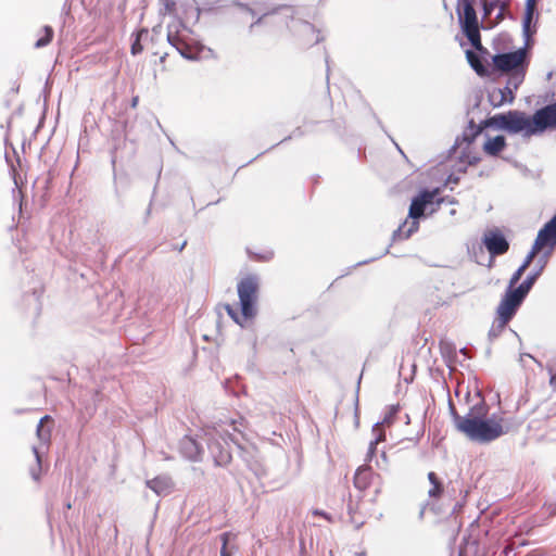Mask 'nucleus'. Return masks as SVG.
Segmentation results:
<instances>
[{
    "label": "nucleus",
    "mask_w": 556,
    "mask_h": 556,
    "mask_svg": "<svg viewBox=\"0 0 556 556\" xmlns=\"http://www.w3.org/2000/svg\"><path fill=\"white\" fill-rule=\"evenodd\" d=\"M244 419L240 418L239 420H231L232 430L238 432L242 438H244L243 429H244Z\"/></svg>",
    "instance_id": "36"
},
{
    "label": "nucleus",
    "mask_w": 556,
    "mask_h": 556,
    "mask_svg": "<svg viewBox=\"0 0 556 556\" xmlns=\"http://www.w3.org/2000/svg\"><path fill=\"white\" fill-rule=\"evenodd\" d=\"M147 486L154 491L157 495H165L170 489V480L166 477H156L147 481Z\"/></svg>",
    "instance_id": "22"
},
{
    "label": "nucleus",
    "mask_w": 556,
    "mask_h": 556,
    "mask_svg": "<svg viewBox=\"0 0 556 556\" xmlns=\"http://www.w3.org/2000/svg\"><path fill=\"white\" fill-rule=\"evenodd\" d=\"M161 3L163 4L164 7V11L165 13H172L174 12L175 8H176V3L174 0H160Z\"/></svg>",
    "instance_id": "38"
},
{
    "label": "nucleus",
    "mask_w": 556,
    "mask_h": 556,
    "mask_svg": "<svg viewBox=\"0 0 556 556\" xmlns=\"http://www.w3.org/2000/svg\"><path fill=\"white\" fill-rule=\"evenodd\" d=\"M489 98L491 104L497 108L504 103H511L515 100V93L508 86H505L504 88H494L489 93Z\"/></svg>",
    "instance_id": "17"
},
{
    "label": "nucleus",
    "mask_w": 556,
    "mask_h": 556,
    "mask_svg": "<svg viewBox=\"0 0 556 556\" xmlns=\"http://www.w3.org/2000/svg\"><path fill=\"white\" fill-rule=\"evenodd\" d=\"M531 118L534 135L556 129V101L538 109Z\"/></svg>",
    "instance_id": "8"
},
{
    "label": "nucleus",
    "mask_w": 556,
    "mask_h": 556,
    "mask_svg": "<svg viewBox=\"0 0 556 556\" xmlns=\"http://www.w3.org/2000/svg\"><path fill=\"white\" fill-rule=\"evenodd\" d=\"M179 27H184L181 22L167 26V41L186 60H197L200 54L199 48H193L182 39L178 33Z\"/></svg>",
    "instance_id": "9"
},
{
    "label": "nucleus",
    "mask_w": 556,
    "mask_h": 556,
    "mask_svg": "<svg viewBox=\"0 0 556 556\" xmlns=\"http://www.w3.org/2000/svg\"><path fill=\"white\" fill-rule=\"evenodd\" d=\"M349 514H350V516H351V520H352L353 522H355V523H356V528H359V526H361L363 522L357 523V522L354 520V517H353V515H352V506H351V505L349 506Z\"/></svg>",
    "instance_id": "48"
},
{
    "label": "nucleus",
    "mask_w": 556,
    "mask_h": 556,
    "mask_svg": "<svg viewBox=\"0 0 556 556\" xmlns=\"http://www.w3.org/2000/svg\"><path fill=\"white\" fill-rule=\"evenodd\" d=\"M506 139L504 136L498 135L494 138L488 137L483 144V151L490 156H498V154L505 149Z\"/></svg>",
    "instance_id": "18"
},
{
    "label": "nucleus",
    "mask_w": 556,
    "mask_h": 556,
    "mask_svg": "<svg viewBox=\"0 0 556 556\" xmlns=\"http://www.w3.org/2000/svg\"><path fill=\"white\" fill-rule=\"evenodd\" d=\"M303 134H304V132H303L302 128H301V127H298V128H295V129L292 131V134H291L289 137L285 138L281 142L287 141V140L291 139V138L301 137V136H303Z\"/></svg>",
    "instance_id": "41"
},
{
    "label": "nucleus",
    "mask_w": 556,
    "mask_h": 556,
    "mask_svg": "<svg viewBox=\"0 0 556 556\" xmlns=\"http://www.w3.org/2000/svg\"><path fill=\"white\" fill-rule=\"evenodd\" d=\"M534 18H538L536 7L526 5L525 15L522 20V33L527 41L535 31V29H531V23L533 22Z\"/></svg>",
    "instance_id": "21"
},
{
    "label": "nucleus",
    "mask_w": 556,
    "mask_h": 556,
    "mask_svg": "<svg viewBox=\"0 0 556 556\" xmlns=\"http://www.w3.org/2000/svg\"><path fill=\"white\" fill-rule=\"evenodd\" d=\"M138 101H139L138 97L132 98V99H131V106H132V108H136V106H137V104H138Z\"/></svg>",
    "instance_id": "51"
},
{
    "label": "nucleus",
    "mask_w": 556,
    "mask_h": 556,
    "mask_svg": "<svg viewBox=\"0 0 556 556\" xmlns=\"http://www.w3.org/2000/svg\"><path fill=\"white\" fill-rule=\"evenodd\" d=\"M489 407L481 399L475 404L458 425V431L466 434L471 441L490 443L506 433L501 421L488 418Z\"/></svg>",
    "instance_id": "1"
},
{
    "label": "nucleus",
    "mask_w": 556,
    "mask_h": 556,
    "mask_svg": "<svg viewBox=\"0 0 556 556\" xmlns=\"http://www.w3.org/2000/svg\"><path fill=\"white\" fill-rule=\"evenodd\" d=\"M260 289V278L256 275H248L242 278L237 286L240 309L244 319H251L256 314L257 292Z\"/></svg>",
    "instance_id": "6"
},
{
    "label": "nucleus",
    "mask_w": 556,
    "mask_h": 556,
    "mask_svg": "<svg viewBox=\"0 0 556 556\" xmlns=\"http://www.w3.org/2000/svg\"><path fill=\"white\" fill-rule=\"evenodd\" d=\"M142 35H148V31L146 29L140 30V33L137 35L135 41L131 43L130 51L131 54L137 55L142 52L143 47L140 42V38Z\"/></svg>",
    "instance_id": "33"
},
{
    "label": "nucleus",
    "mask_w": 556,
    "mask_h": 556,
    "mask_svg": "<svg viewBox=\"0 0 556 556\" xmlns=\"http://www.w3.org/2000/svg\"><path fill=\"white\" fill-rule=\"evenodd\" d=\"M220 539L223 541V545H222V548H220V556H231L232 553L231 551L228 548L227 546V543H228V533H223L220 535Z\"/></svg>",
    "instance_id": "34"
},
{
    "label": "nucleus",
    "mask_w": 556,
    "mask_h": 556,
    "mask_svg": "<svg viewBox=\"0 0 556 556\" xmlns=\"http://www.w3.org/2000/svg\"><path fill=\"white\" fill-rule=\"evenodd\" d=\"M434 202L437 204H441V203H448V204H455L457 203V200L454 199V198H439V199H434Z\"/></svg>",
    "instance_id": "42"
},
{
    "label": "nucleus",
    "mask_w": 556,
    "mask_h": 556,
    "mask_svg": "<svg viewBox=\"0 0 556 556\" xmlns=\"http://www.w3.org/2000/svg\"><path fill=\"white\" fill-rule=\"evenodd\" d=\"M371 476L370 467L363 466L356 470L354 477V485L357 489H366L369 485V477Z\"/></svg>",
    "instance_id": "24"
},
{
    "label": "nucleus",
    "mask_w": 556,
    "mask_h": 556,
    "mask_svg": "<svg viewBox=\"0 0 556 556\" xmlns=\"http://www.w3.org/2000/svg\"><path fill=\"white\" fill-rule=\"evenodd\" d=\"M519 307L513 306L511 302H500L496 308L497 319L489 330L488 337L490 341L496 340L508 323L515 317Z\"/></svg>",
    "instance_id": "10"
},
{
    "label": "nucleus",
    "mask_w": 556,
    "mask_h": 556,
    "mask_svg": "<svg viewBox=\"0 0 556 556\" xmlns=\"http://www.w3.org/2000/svg\"><path fill=\"white\" fill-rule=\"evenodd\" d=\"M448 406H450L451 416H452V418H453V421H454V424H455V427H456V429L458 430V425H459V422L462 421V419H465V418H466V416H460V415H458V414H457V412H456L455 406H454L451 402H450Z\"/></svg>",
    "instance_id": "35"
},
{
    "label": "nucleus",
    "mask_w": 556,
    "mask_h": 556,
    "mask_svg": "<svg viewBox=\"0 0 556 556\" xmlns=\"http://www.w3.org/2000/svg\"><path fill=\"white\" fill-rule=\"evenodd\" d=\"M534 243L540 247L543 252L553 254L556 248V214L539 230Z\"/></svg>",
    "instance_id": "12"
},
{
    "label": "nucleus",
    "mask_w": 556,
    "mask_h": 556,
    "mask_svg": "<svg viewBox=\"0 0 556 556\" xmlns=\"http://www.w3.org/2000/svg\"><path fill=\"white\" fill-rule=\"evenodd\" d=\"M228 315L239 325H241L237 311L231 305H226Z\"/></svg>",
    "instance_id": "39"
},
{
    "label": "nucleus",
    "mask_w": 556,
    "mask_h": 556,
    "mask_svg": "<svg viewBox=\"0 0 556 556\" xmlns=\"http://www.w3.org/2000/svg\"><path fill=\"white\" fill-rule=\"evenodd\" d=\"M315 514H318V515H321V516H325V517H326V514H325V513L316 511Z\"/></svg>",
    "instance_id": "57"
},
{
    "label": "nucleus",
    "mask_w": 556,
    "mask_h": 556,
    "mask_svg": "<svg viewBox=\"0 0 556 556\" xmlns=\"http://www.w3.org/2000/svg\"><path fill=\"white\" fill-rule=\"evenodd\" d=\"M356 556H365V553H358Z\"/></svg>",
    "instance_id": "58"
},
{
    "label": "nucleus",
    "mask_w": 556,
    "mask_h": 556,
    "mask_svg": "<svg viewBox=\"0 0 556 556\" xmlns=\"http://www.w3.org/2000/svg\"><path fill=\"white\" fill-rule=\"evenodd\" d=\"M52 421V418L48 415L43 416L39 424L37 425L36 434L39 441L41 442V445H48L51 440V429L46 428L45 424Z\"/></svg>",
    "instance_id": "23"
},
{
    "label": "nucleus",
    "mask_w": 556,
    "mask_h": 556,
    "mask_svg": "<svg viewBox=\"0 0 556 556\" xmlns=\"http://www.w3.org/2000/svg\"><path fill=\"white\" fill-rule=\"evenodd\" d=\"M551 255L552 254H549V252H543V253H541V255H539L534 268L527 276V278L519 285V289L517 290L518 293L521 294L526 291H531L534 283L540 278L543 270L545 269Z\"/></svg>",
    "instance_id": "15"
},
{
    "label": "nucleus",
    "mask_w": 556,
    "mask_h": 556,
    "mask_svg": "<svg viewBox=\"0 0 556 556\" xmlns=\"http://www.w3.org/2000/svg\"><path fill=\"white\" fill-rule=\"evenodd\" d=\"M275 12H276V10H273V11H266V12H264V13L262 14V16H260V17H258L254 23H252V24H251L250 29H253V27H254L255 25L261 24V23H262V21H263V18H264V17H266L268 14H270V13H275Z\"/></svg>",
    "instance_id": "43"
},
{
    "label": "nucleus",
    "mask_w": 556,
    "mask_h": 556,
    "mask_svg": "<svg viewBox=\"0 0 556 556\" xmlns=\"http://www.w3.org/2000/svg\"><path fill=\"white\" fill-rule=\"evenodd\" d=\"M467 159H468L467 162L469 165H476L480 161V157H478V156H471V157L467 156Z\"/></svg>",
    "instance_id": "45"
},
{
    "label": "nucleus",
    "mask_w": 556,
    "mask_h": 556,
    "mask_svg": "<svg viewBox=\"0 0 556 556\" xmlns=\"http://www.w3.org/2000/svg\"><path fill=\"white\" fill-rule=\"evenodd\" d=\"M437 194L438 189L432 191L425 189L412 199L408 210V218H410L412 222L408 224V222L405 220L402 225H400L397 229H395L392 233V241L407 239L418 230L419 218L425 216L426 207L434 203Z\"/></svg>",
    "instance_id": "2"
},
{
    "label": "nucleus",
    "mask_w": 556,
    "mask_h": 556,
    "mask_svg": "<svg viewBox=\"0 0 556 556\" xmlns=\"http://www.w3.org/2000/svg\"><path fill=\"white\" fill-rule=\"evenodd\" d=\"M483 244L492 256L503 255L509 249V242L500 230H491L485 233Z\"/></svg>",
    "instance_id": "14"
},
{
    "label": "nucleus",
    "mask_w": 556,
    "mask_h": 556,
    "mask_svg": "<svg viewBox=\"0 0 556 556\" xmlns=\"http://www.w3.org/2000/svg\"><path fill=\"white\" fill-rule=\"evenodd\" d=\"M536 1L538 0H527L526 5L527 7H536Z\"/></svg>",
    "instance_id": "49"
},
{
    "label": "nucleus",
    "mask_w": 556,
    "mask_h": 556,
    "mask_svg": "<svg viewBox=\"0 0 556 556\" xmlns=\"http://www.w3.org/2000/svg\"><path fill=\"white\" fill-rule=\"evenodd\" d=\"M207 448L216 466H227L231 462L230 443L235 444L240 452L245 447L242 442L225 429H213L206 433Z\"/></svg>",
    "instance_id": "3"
},
{
    "label": "nucleus",
    "mask_w": 556,
    "mask_h": 556,
    "mask_svg": "<svg viewBox=\"0 0 556 556\" xmlns=\"http://www.w3.org/2000/svg\"><path fill=\"white\" fill-rule=\"evenodd\" d=\"M186 241L182 244H179V251H181L186 247Z\"/></svg>",
    "instance_id": "55"
},
{
    "label": "nucleus",
    "mask_w": 556,
    "mask_h": 556,
    "mask_svg": "<svg viewBox=\"0 0 556 556\" xmlns=\"http://www.w3.org/2000/svg\"><path fill=\"white\" fill-rule=\"evenodd\" d=\"M526 269L525 267L521 268L520 266L516 269V271L511 275L508 286L505 290V293L501 300V302H511L513 306L520 307L526 300L527 295L530 291H526L523 293H518L517 290L519 289V285L517 283L520 281L522 275L525 274Z\"/></svg>",
    "instance_id": "11"
},
{
    "label": "nucleus",
    "mask_w": 556,
    "mask_h": 556,
    "mask_svg": "<svg viewBox=\"0 0 556 556\" xmlns=\"http://www.w3.org/2000/svg\"><path fill=\"white\" fill-rule=\"evenodd\" d=\"M490 126H484V121L481 122L479 125H477L475 123L473 119H470L468 122V126L466 127V129L464 130L463 135H462V141L463 142H466L467 146L469 147L475 140L476 138L485 129V128H489Z\"/></svg>",
    "instance_id": "19"
},
{
    "label": "nucleus",
    "mask_w": 556,
    "mask_h": 556,
    "mask_svg": "<svg viewBox=\"0 0 556 556\" xmlns=\"http://www.w3.org/2000/svg\"><path fill=\"white\" fill-rule=\"evenodd\" d=\"M480 1L482 2L483 10L482 28H492L497 22H500L503 18L505 4L501 0Z\"/></svg>",
    "instance_id": "13"
},
{
    "label": "nucleus",
    "mask_w": 556,
    "mask_h": 556,
    "mask_svg": "<svg viewBox=\"0 0 556 556\" xmlns=\"http://www.w3.org/2000/svg\"><path fill=\"white\" fill-rule=\"evenodd\" d=\"M541 253H543V250L538 247L535 243H533L532 245V249L530 250V252L527 254V256L525 257L523 262L521 263L520 267L523 268L527 270L529 268V266L531 265V263L533 262V260L535 258V256L538 255H541Z\"/></svg>",
    "instance_id": "30"
},
{
    "label": "nucleus",
    "mask_w": 556,
    "mask_h": 556,
    "mask_svg": "<svg viewBox=\"0 0 556 556\" xmlns=\"http://www.w3.org/2000/svg\"><path fill=\"white\" fill-rule=\"evenodd\" d=\"M428 480L431 483V489L429 490L428 494L430 497H439L443 493V484L438 478L437 473L433 471H430L428 473Z\"/></svg>",
    "instance_id": "26"
},
{
    "label": "nucleus",
    "mask_w": 556,
    "mask_h": 556,
    "mask_svg": "<svg viewBox=\"0 0 556 556\" xmlns=\"http://www.w3.org/2000/svg\"><path fill=\"white\" fill-rule=\"evenodd\" d=\"M384 440V434L383 433H379L377 434V437L375 438V440H372L369 444V447H368V452H367V455H366V460L367 462H371L372 458H374V455L377 451V445L379 442L383 441Z\"/></svg>",
    "instance_id": "32"
},
{
    "label": "nucleus",
    "mask_w": 556,
    "mask_h": 556,
    "mask_svg": "<svg viewBox=\"0 0 556 556\" xmlns=\"http://www.w3.org/2000/svg\"><path fill=\"white\" fill-rule=\"evenodd\" d=\"M271 257H273V253L270 252V253H268L267 256H258L257 258L263 260V261H269Z\"/></svg>",
    "instance_id": "50"
},
{
    "label": "nucleus",
    "mask_w": 556,
    "mask_h": 556,
    "mask_svg": "<svg viewBox=\"0 0 556 556\" xmlns=\"http://www.w3.org/2000/svg\"><path fill=\"white\" fill-rule=\"evenodd\" d=\"M236 4L240 8L245 9L252 16H254L257 12L256 10L249 7V4L241 2V0H237Z\"/></svg>",
    "instance_id": "40"
},
{
    "label": "nucleus",
    "mask_w": 556,
    "mask_h": 556,
    "mask_svg": "<svg viewBox=\"0 0 556 556\" xmlns=\"http://www.w3.org/2000/svg\"><path fill=\"white\" fill-rule=\"evenodd\" d=\"M492 63L495 71L511 74L518 71L527 72L530 63L529 51L526 47L516 51L496 53L492 56Z\"/></svg>",
    "instance_id": "7"
},
{
    "label": "nucleus",
    "mask_w": 556,
    "mask_h": 556,
    "mask_svg": "<svg viewBox=\"0 0 556 556\" xmlns=\"http://www.w3.org/2000/svg\"><path fill=\"white\" fill-rule=\"evenodd\" d=\"M281 9L287 10V11H291V8H289V7H282Z\"/></svg>",
    "instance_id": "56"
},
{
    "label": "nucleus",
    "mask_w": 556,
    "mask_h": 556,
    "mask_svg": "<svg viewBox=\"0 0 556 556\" xmlns=\"http://www.w3.org/2000/svg\"><path fill=\"white\" fill-rule=\"evenodd\" d=\"M33 453L36 458L37 466L30 469V475L35 481L39 480V472L41 470V451L38 446H33Z\"/></svg>",
    "instance_id": "31"
},
{
    "label": "nucleus",
    "mask_w": 556,
    "mask_h": 556,
    "mask_svg": "<svg viewBox=\"0 0 556 556\" xmlns=\"http://www.w3.org/2000/svg\"><path fill=\"white\" fill-rule=\"evenodd\" d=\"M387 253H389V247H387L378 256L371 257L370 260H366V261H363V262H358L357 265L367 264V263H369L371 261H375V260L386 255Z\"/></svg>",
    "instance_id": "44"
},
{
    "label": "nucleus",
    "mask_w": 556,
    "mask_h": 556,
    "mask_svg": "<svg viewBox=\"0 0 556 556\" xmlns=\"http://www.w3.org/2000/svg\"><path fill=\"white\" fill-rule=\"evenodd\" d=\"M399 406H390L388 412L386 413L384 417H383V420L381 422H377L375 424V426L372 427V431L376 432L377 429L380 427L381 424L383 425H391L396 416V414L399 413Z\"/></svg>",
    "instance_id": "28"
},
{
    "label": "nucleus",
    "mask_w": 556,
    "mask_h": 556,
    "mask_svg": "<svg viewBox=\"0 0 556 556\" xmlns=\"http://www.w3.org/2000/svg\"><path fill=\"white\" fill-rule=\"evenodd\" d=\"M151 213V205L148 207L147 212H146V216L148 217Z\"/></svg>",
    "instance_id": "54"
},
{
    "label": "nucleus",
    "mask_w": 556,
    "mask_h": 556,
    "mask_svg": "<svg viewBox=\"0 0 556 556\" xmlns=\"http://www.w3.org/2000/svg\"><path fill=\"white\" fill-rule=\"evenodd\" d=\"M549 382H551V386L553 387V389L556 390V372L554 375H552Z\"/></svg>",
    "instance_id": "47"
},
{
    "label": "nucleus",
    "mask_w": 556,
    "mask_h": 556,
    "mask_svg": "<svg viewBox=\"0 0 556 556\" xmlns=\"http://www.w3.org/2000/svg\"><path fill=\"white\" fill-rule=\"evenodd\" d=\"M458 180H459L458 177L453 178L452 176H450V178H448V181H452L454 184H457Z\"/></svg>",
    "instance_id": "52"
},
{
    "label": "nucleus",
    "mask_w": 556,
    "mask_h": 556,
    "mask_svg": "<svg viewBox=\"0 0 556 556\" xmlns=\"http://www.w3.org/2000/svg\"><path fill=\"white\" fill-rule=\"evenodd\" d=\"M376 466L378 469L387 470L388 469V457L386 452H382L380 458L376 459Z\"/></svg>",
    "instance_id": "37"
},
{
    "label": "nucleus",
    "mask_w": 556,
    "mask_h": 556,
    "mask_svg": "<svg viewBox=\"0 0 556 556\" xmlns=\"http://www.w3.org/2000/svg\"><path fill=\"white\" fill-rule=\"evenodd\" d=\"M473 2L475 0H457L458 22L470 45L477 51L486 53V49L481 43L480 26Z\"/></svg>",
    "instance_id": "5"
},
{
    "label": "nucleus",
    "mask_w": 556,
    "mask_h": 556,
    "mask_svg": "<svg viewBox=\"0 0 556 556\" xmlns=\"http://www.w3.org/2000/svg\"><path fill=\"white\" fill-rule=\"evenodd\" d=\"M300 33L305 36H313V40L305 41V45H316L323 40V37L316 31L313 24L308 22H300Z\"/></svg>",
    "instance_id": "25"
},
{
    "label": "nucleus",
    "mask_w": 556,
    "mask_h": 556,
    "mask_svg": "<svg viewBox=\"0 0 556 556\" xmlns=\"http://www.w3.org/2000/svg\"><path fill=\"white\" fill-rule=\"evenodd\" d=\"M513 549H514V546L509 544V545L505 546L503 553L505 554V556H509V554L513 552Z\"/></svg>",
    "instance_id": "46"
},
{
    "label": "nucleus",
    "mask_w": 556,
    "mask_h": 556,
    "mask_svg": "<svg viewBox=\"0 0 556 556\" xmlns=\"http://www.w3.org/2000/svg\"><path fill=\"white\" fill-rule=\"evenodd\" d=\"M326 63H327V73H329L328 58H326ZM326 79H327V81L329 80V74H327Z\"/></svg>",
    "instance_id": "53"
},
{
    "label": "nucleus",
    "mask_w": 556,
    "mask_h": 556,
    "mask_svg": "<svg viewBox=\"0 0 556 556\" xmlns=\"http://www.w3.org/2000/svg\"><path fill=\"white\" fill-rule=\"evenodd\" d=\"M179 451L187 459L199 462L203 454V446L192 437L186 435L179 441Z\"/></svg>",
    "instance_id": "16"
},
{
    "label": "nucleus",
    "mask_w": 556,
    "mask_h": 556,
    "mask_svg": "<svg viewBox=\"0 0 556 556\" xmlns=\"http://www.w3.org/2000/svg\"><path fill=\"white\" fill-rule=\"evenodd\" d=\"M43 33H45V35L35 42V48H38V49L43 48L51 42V40L53 38V34H54L52 27L48 26V25L45 26Z\"/></svg>",
    "instance_id": "29"
},
{
    "label": "nucleus",
    "mask_w": 556,
    "mask_h": 556,
    "mask_svg": "<svg viewBox=\"0 0 556 556\" xmlns=\"http://www.w3.org/2000/svg\"><path fill=\"white\" fill-rule=\"evenodd\" d=\"M526 76V72L518 71V73L508 74V79L506 86H508L513 92L519 88V86L523 83Z\"/></svg>",
    "instance_id": "27"
},
{
    "label": "nucleus",
    "mask_w": 556,
    "mask_h": 556,
    "mask_svg": "<svg viewBox=\"0 0 556 556\" xmlns=\"http://www.w3.org/2000/svg\"><path fill=\"white\" fill-rule=\"evenodd\" d=\"M466 58L470 66L475 70V72L479 76H488L489 75V65L484 64L482 58L471 50L466 51Z\"/></svg>",
    "instance_id": "20"
},
{
    "label": "nucleus",
    "mask_w": 556,
    "mask_h": 556,
    "mask_svg": "<svg viewBox=\"0 0 556 556\" xmlns=\"http://www.w3.org/2000/svg\"><path fill=\"white\" fill-rule=\"evenodd\" d=\"M484 126H491L492 128L505 130L509 134L522 132L525 137L534 135L531 116L518 110L490 116L484 119Z\"/></svg>",
    "instance_id": "4"
}]
</instances>
